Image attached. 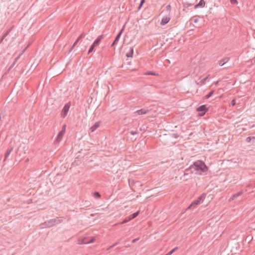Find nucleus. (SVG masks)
Masks as SVG:
<instances>
[{"label": "nucleus", "mask_w": 255, "mask_h": 255, "mask_svg": "<svg viewBox=\"0 0 255 255\" xmlns=\"http://www.w3.org/2000/svg\"><path fill=\"white\" fill-rule=\"evenodd\" d=\"M208 170V166L204 162L201 160H197L194 162L193 164L185 170L186 172H190L191 173L195 174H202V173L206 172Z\"/></svg>", "instance_id": "1"}, {"label": "nucleus", "mask_w": 255, "mask_h": 255, "mask_svg": "<svg viewBox=\"0 0 255 255\" xmlns=\"http://www.w3.org/2000/svg\"><path fill=\"white\" fill-rule=\"evenodd\" d=\"M61 222L59 218L50 219L40 225L41 228H49L53 226L55 224H59Z\"/></svg>", "instance_id": "2"}, {"label": "nucleus", "mask_w": 255, "mask_h": 255, "mask_svg": "<svg viewBox=\"0 0 255 255\" xmlns=\"http://www.w3.org/2000/svg\"><path fill=\"white\" fill-rule=\"evenodd\" d=\"M205 197V195L204 194H202L201 195L198 197V198L196 200L192 202V203L186 209V210L195 208L197 206L200 204L201 201H203Z\"/></svg>", "instance_id": "3"}, {"label": "nucleus", "mask_w": 255, "mask_h": 255, "mask_svg": "<svg viewBox=\"0 0 255 255\" xmlns=\"http://www.w3.org/2000/svg\"><path fill=\"white\" fill-rule=\"evenodd\" d=\"M196 110L199 112L200 116H203L209 110V107L207 105H203L198 107Z\"/></svg>", "instance_id": "4"}, {"label": "nucleus", "mask_w": 255, "mask_h": 255, "mask_svg": "<svg viewBox=\"0 0 255 255\" xmlns=\"http://www.w3.org/2000/svg\"><path fill=\"white\" fill-rule=\"evenodd\" d=\"M70 107H71L70 102L66 103L64 105V106L63 108V109L61 111V112L60 113V115H61V117H62L63 118H64L67 116Z\"/></svg>", "instance_id": "5"}, {"label": "nucleus", "mask_w": 255, "mask_h": 255, "mask_svg": "<svg viewBox=\"0 0 255 255\" xmlns=\"http://www.w3.org/2000/svg\"><path fill=\"white\" fill-rule=\"evenodd\" d=\"M124 28H125V26H123L122 28L120 30V31L119 32L118 34L117 35L116 37H115V40H114L113 42L112 43V45H111V46H115V45H116L121 36V35L122 34L124 30Z\"/></svg>", "instance_id": "6"}, {"label": "nucleus", "mask_w": 255, "mask_h": 255, "mask_svg": "<svg viewBox=\"0 0 255 255\" xmlns=\"http://www.w3.org/2000/svg\"><path fill=\"white\" fill-rule=\"evenodd\" d=\"M64 133H65V132L61 130L58 133L55 140L54 141V143L55 144H57L59 143V142L62 139L63 136L64 135Z\"/></svg>", "instance_id": "7"}, {"label": "nucleus", "mask_w": 255, "mask_h": 255, "mask_svg": "<svg viewBox=\"0 0 255 255\" xmlns=\"http://www.w3.org/2000/svg\"><path fill=\"white\" fill-rule=\"evenodd\" d=\"M105 36L104 35H101L99 36L94 41L93 43L94 45L96 46H98L101 41V40L104 38Z\"/></svg>", "instance_id": "8"}, {"label": "nucleus", "mask_w": 255, "mask_h": 255, "mask_svg": "<svg viewBox=\"0 0 255 255\" xmlns=\"http://www.w3.org/2000/svg\"><path fill=\"white\" fill-rule=\"evenodd\" d=\"M96 239L95 237H91L89 239L84 238L82 240V243L84 244H87L89 243H93L95 241Z\"/></svg>", "instance_id": "9"}, {"label": "nucleus", "mask_w": 255, "mask_h": 255, "mask_svg": "<svg viewBox=\"0 0 255 255\" xmlns=\"http://www.w3.org/2000/svg\"><path fill=\"white\" fill-rule=\"evenodd\" d=\"M229 57H225L219 61L218 64L220 66H222L226 64L229 61Z\"/></svg>", "instance_id": "10"}, {"label": "nucleus", "mask_w": 255, "mask_h": 255, "mask_svg": "<svg viewBox=\"0 0 255 255\" xmlns=\"http://www.w3.org/2000/svg\"><path fill=\"white\" fill-rule=\"evenodd\" d=\"M243 194V192L240 191L234 194L230 199L229 201H233L234 200L236 199L238 197L241 196Z\"/></svg>", "instance_id": "11"}, {"label": "nucleus", "mask_w": 255, "mask_h": 255, "mask_svg": "<svg viewBox=\"0 0 255 255\" xmlns=\"http://www.w3.org/2000/svg\"><path fill=\"white\" fill-rule=\"evenodd\" d=\"M13 150V147H9L4 154V158L3 161H5L6 158L8 157L11 151Z\"/></svg>", "instance_id": "12"}, {"label": "nucleus", "mask_w": 255, "mask_h": 255, "mask_svg": "<svg viewBox=\"0 0 255 255\" xmlns=\"http://www.w3.org/2000/svg\"><path fill=\"white\" fill-rule=\"evenodd\" d=\"M149 112H150V111L149 110L141 109L140 110H137L136 112V113L138 115H144V114H146L148 113Z\"/></svg>", "instance_id": "13"}, {"label": "nucleus", "mask_w": 255, "mask_h": 255, "mask_svg": "<svg viewBox=\"0 0 255 255\" xmlns=\"http://www.w3.org/2000/svg\"><path fill=\"white\" fill-rule=\"evenodd\" d=\"M205 3H206V2L204 0H200L197 4L195 5L194 8H197L199 7H203L205 6Z\"/></svg>", "instance_id": "14"}, {"label": "nucleus", "mask_w": 255, "mask_h": 255, "mask_svg": "<svg viewBox=\"0 0 255 255\" xmlns=\"http://www.w3.org/2000/svg\"><path fill=\"white\" fill-rule=\"evenodd\" d=\"M100 122H98L94 124L93 126H92L90 128V130L91 132H94L95 130H96L100 126Z\"/></svg>", "instance_id": "15"}, {"label": "nucleus", "mask_w": 255, "mask_h": 255, "mask_svg": "<svg viewBox=\"0 0 255 255\" xmlns=\"http://www.w3.org/2000/svg\"><path fill=\"white\" fill-rule=\"evenodd\" d=\"M170 20V18L169 17L166 16L165 17H163L160 22V25H164L166 24L167 23H168Z\"/></svg>", "instance_id": "16"}, {"label": "nucleus", "mask_w": 255, "mask_h": 255, "mask_svg": "<svg viewBox=\"0 0 255 255\" xmlns=\"http://www.w3.org/2000/svg\"><path fill=\"white\" fill-rule=\"evenodd\" d=\"M28 46H27L23 50V51L22 52V53H21V54H19V56H18L17 58H16L15 59H14V62L11 64V65L9 66L8 69V71H9L14 66V65L15 64V63L16 62V61L19 58V57L23 54V53L24 52V51L25 50V49L27 48Z\"/></svg>", "instance_id": "17"}, {"label": "nucleus", "mask_w": 255, "mask_h": 255, "mask_svg": "<svg viewBox=\"0 0 255 255\" xmlns=\"http://www.w3.org/2000/svg\"><path fill=\"white\" fill-rule=\"evenodd\" d=\"M133 54V48H130L129 51L126 54V56L128 58L132 57Z\"/></svg>", "instance_id": "18"}, {"label": "nucleus", "mask_w": 255, "mask_h": 255, "mask_svg": "<svg viewBox=\"0 0 255 255\" xmlns=\"http://www.w3.org/2000/svg\"><path fill=\"white\" fill-rule=\"evenodd\" d=\"M79 41V40H78V39H76V40L75 41V42L73 43V44L69 49V53H70L73 50V49L74 48V47L76 46V45Z\"/></svg>", "instance_id": "19"}, {"label": "nucleus", "mask_w": 255, "mask_h": 255, "mask_svg": "<svg viewBox=\"0 0 255 255\" xmlns=\"http://www.w3.org/2000/svg\"><path fill=\"white\" fill-rule=\"evenodd\" d=\"M97 47L96 46L94 45V44H93L92 43V44L91 45V46H90V48L88 50V54H90V53H91L93 51H94V49L95 48Z\"/></svg>", "instance_id": "20"}, {"label": "nucleus", "mask_w": 255, "mask_h": 255, "mask_svg": "<svg viewBox=\"0 0 255 255\" xmlns=\"http://www.w3.org/2000/svg\"><path fill=\"white\" fill-rule=\"evenodd\" d=\"M139 214V211H138L133 213L130 216H129V217L131 219V220L135 218H136L138 215Z\"/></svg>", "instance_id": "21"}, {"label": "nucleus", "mask_w": 255, "mask_h": 255, "mask_svg": "<svg viewBox=\"0 0 255 255\" xmlns=\"http://www.w3.org/2000/svg\"><path fill=\"white\" fill-rule=\"evenodd\" d=\"M214 92V90L211 91L210 92L208 93V94L207 95H206L204 97V99H208L209 98H210L213 95Z\"/></svg>", "instance_id": "22"}, {"label": "nucleus", "mask_w": 255, "mask_h": 255, "mask_svg": "<svg viewBox=\"0 0 255 255\" xmlns=\"http://www.w3.org/2000/svg\"><path fill=\"white\" fill-rule=\"evenodd\" d=\"M209 77V75H207V76L206 77H205L204 78H203V79H201V80L200 81V82H201V84H204L206 83V82L207 80L208 79Z\"/></svg>", "instance_id": "23"}, {"label": "nucleus", "mask_w": 255, "mask_h": 255, "mask_svg": "<svg viewBox=\"0 0 255 255\" xmlns=\"http://www.w3.org/2000/svg\"><path fill=\"white\" fill-rule=\"evenodd\" d=\"M252 140H255V136H249L246 139L247 142H250Z\"/></svg>", "instance_id": "24"}, {"label": "nucleus", "mask_w": 255, "mask_h": 255, "mask_svg": "<svg viewBox=\"0 0 255 255\" xmlns=\"http://www.w3.org/2000/svg\"><path fill=\"white\" fill-rule=\"evenodd\" d=\"M93 195H94V197L97 199L101 197V195H100V193L97 191H95Z\"/></svg>", "instance_id": "25"}, {"label": "nucleus", "mask_w": 255, "mask_h": 255, "mask_svg": "<svg viewBox=\"0 0 255 255\" xmlns=\"http://www.w3.org/2000/svg\"><path fill=\"white\" fill-rule=\"evenodd\" d=\"M145 0H140V2L138 6V9L139 10L141 7L142 6L143 4H144V3L145 2Z\"/></svg>", "instance_id": "26"}, {"label": "nucleus", "mask_w": 255, "mask_h": 255, "mask_svg": "<svg viewBox=\"0 0 255 255\" xmlns=\"http://www.w3.org/2000/svg\"><path fill=\"white\" fill-rule=\"evenodd\" d=\"M130 220H131V219L130 218L129 216L125 218L123 221V222H122V224H125V223H127V222H128V221H129Z\"/></svg>", "instance_id": "27"}, {"label": "nucleus", "mask_w": 255, "mask_h": 255, "mask_svg": "<svg viewBox=\"0 0 255 255\" xmlns=\"http://www.w3.org/2000/svg\"><path fill=\"white\" fill-rule=\"evenodd\" d=\"M11 30V28L10 29H9L5 33H4L2 36V39H4L6 36H7V35L9 34V33L10 32V31Z\"/></svg>", "instance_id": "28"}, {"label": "nucleus", "mask_w": 255, "mask_h": 255, "mask_svg": "<svg viewBox=\"0 0 255 255\" xmlns=\"http://www.w3.org/2000/svg\"><path fill=\"white\" fill-rule=\"evenodd\" d=\"M192 4L189 3L188 2H186L184 3V6L188 8L190 6L192 5Z\"/></svg>", "instance_id": "29"}, {"label": "nucleus", "mask_w": 255, "mask_h": 255, "mask_svg": "<svg viewBox=\"0 0 255 255\" xmlns=\"http://www.w3.org/2000/svg\"><path fill=\"white\" fill-rule=\"evenodd\" d=\"M253 240V237H252L251 236H248L246 237V241H248L249 242H250L252 240Z\"/></svg>", "instance_id": "30"}, {"label": "nucleus", "mask_w": 255, "mask_h": 255, "mask_svg": "<svg viewBox=\"0 0 255 255\" xmlns=\"http://www.w3.org/2000/svg\"><path fill=\"white\" fill-rule=\"evenodd\" d=\"M85 36V34L84 33H82L81 34H80L78 37L77 38V39L79 40H81L83 38H84Z\"/></svg>", "instance_id": "31"}, {"label": "nucleus", "mask_w": 255, "mask_h": 255, "mask_svg": "<svg viewBox=\"0 0 255 255\" xmlns=\"http://www.w3.org/2000/svg\"><path fill=\"white\" fill-rule=\"evenodd\" d=\"M147 75H156L157 74L154 72L152 71H148L146 73Z\"/></svg>", "instance_id": "32"}, {"label": "nucleus", "mask_w": 255, "mask_h": 255, "mask_svg": "<svg viewBox=\"0 0 255 255\" xmlns=\"http://www.w3.org/2000/svg\"><path fill=\"white\" fill-rule=\"evenodd\" d=\"M129 133L131 135H135L138 133V132L137 131V130H135V131L131 130L130 131H129Z\"/></svg>", "instance_id": "33"}, {"label": "nucleus", "mask_w": 255, "mask_h": 255, "mask_svg": "<svg viewBox=\"0 0 255 255\" xmlns=\"http://www.w3.org/2000/svg\"><path fill=\"white\" fill-rule=\"evenodd\" d=\"M230 2L233 4H236L238 3L237 0H230Z\"/></svg>", "instance_id": "34"}, {"label": "nucleus", "mask_w": 255, "mask_h": 255, "mask_svg": "<svg viewBox=\"0 0 255 255\" xmlns=\"http://www.w3.org/2000/svg\"><path fill=\"white\" fill-rule=\"evenodd\" d=\"M66 128V125L65 124L63 125L62 126V129L61 130L63 131L64 132H65Z\"/></svg>", "instance_id": "35"}, {"label": "nucleus", "mask_w": 255, "mask_h": 255, "mask_svg": "<svg viewBox=\"0 0 255 255\" xmlns=\"http://www.w3.org/2000/svg\"><path fill=\"white\" fill-rule=\"evenodd\" d=\"M119 242L115 243V244H114L113 245L111 246L108 250H109V249H112V248H114V247H115L116 246H117V245L119 244Z\"/></svg>", "instance_id": "36"}, {"label": "nucleus", "mask_w": 255, "mask_h": 255, "mask_svg": "<svg viewBox=\"0 0 255 255\" xmlns=\"http://www.w3.org/2000/svg\"><path fill=\"white\" fill-rule=\"evenodd\" d=\"M236 104V100L233 99L231 101V105L232 106H235Z\"/></svg>", "instance_id": "37"}, {"label": "nucleus", "mask_w": 255, "mask_h": 255, "mask_svg": "<svg viewBox=\"0 0 255 255\" xmlns=\"http://www.w3.org/2000/svg\"><path fill=\"white\" fill-rule=\"evenodd\" d=\"M166 10L167 11H170V9H171V6L170 5H167L166 6Z\"/></svg>", "instance_id": "38"}, {"label": "nucleus", "mask_w": 255, "mask_h": 255, "mask_svg": "<svg viewBox=\"0 0 255 255\" xmlns=\"http://www.w3.org/2000/svg\"><path fill=\"white\" fill-rule=\"evenodd\" d=\"M138 239H139L138 238L134 239H133V240H132V242H132V243H135L137 241H138Z\"/></svg>", "instance_id": "39"}, {"label": "nucleus", "mask_w": 255, "mask_h": 255, "mask_svg": "<svg viewBox=\"0 0 255 255\" xmlns=\"http://www.w3.org/2000/svg\"><path fill=\"white\" fill-rule=\"evenodd\" d=\"M197 21H198V19H197V18H196V19H195L194 20V22L195 23H196Z\"/></svg>", "instance_id": "40"}, {"label": "nucleus", "mask_w": 255, "mask_h": 255, "mask_svg": "<svg viewBox=\"0 0 255 255\" xmlns=\"http://www.w3.org/2000/svg\"><path fill=\"white\" fill-rule=\"evenodd\" d=\"M200 83H201V82H200V81H199V82L196 81V84L197 85H200Z\"/></svg>", "instance_id": "41"}, {"label": "nucleus", "mask_w": 255, "mask_h": 255, "mask_svg": "<svg viewBox=\"0 0 255 255\" xmlns=\"http://www.w3.org/2000/svg\"><path fill=\"white\" fill-rule=\"evenodd\" d=\"M123 66H124V64H123L122 65V66H120L119 68H123Z\"/></svg>", "instance_id": "42"}, {"label": "nucleus", "mask_w": 255, "mask_h": 255, "mask_svg": "<svg viewBox=\"0 0 255 255\" xmlns=\"http://www.w3.org/2000/svg\"><path fill=\"white\" fill-rule=\"evenodd\" d=\"M95 215V214H91L90 215L91 216H94Z\"/></svg>", "instance_id": "43"}, {"label": "nucleus", "mask_w": 255, "mask_h": 255, "mask_svg": "<svg viewBox=\"0 0 255 255\" xmlns=\"http://www.w3.org/2000/svg\"><path fill=\"white\" fill-rule=\"evenodd\" d=\"M188 173H184V176L186 175H187Z\"/></svg>", "instance_id": "44"}, {"label": "nucleus", "mask_w": 255, "mask_h": 255, "mask_svg": "<svg viewBox=\"0 0 255 255\" xmlns=\"http://www.w3.org/2000/svg\"><path fill=\"white\" fill-rule=\"evenodd\" d=\"M218 82H217L216 83V85H217V84H218Z\"/></svg>", "instance_id": "45"}]
</instances>
